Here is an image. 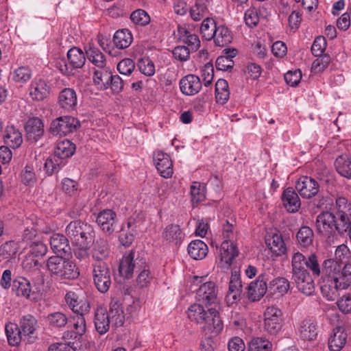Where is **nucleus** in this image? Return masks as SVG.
I'll use <instances>...</instances> for the list:
<instances>
[{"label": "nucleus", "mask_w": 351, "mask_h": 351, "mask_svg": "<svg viewBox=\"0 0 351 351\" xmlns=\"http://www.w3.org/2000/svg\"><path fill=\"white\" fill-rule=\"evenodd\" d=\"M291 267L292 278L298 289L306 295L313 294V278L320 276L321 291L328 300H335L339 291L347 289L351 286V263L342 267L335 259L328 258L323 261L321 267L315 254L306 258L300 252H296L292 256Z\"/></svg>", "instance_id": "obj_1"}, {"label": "nucleus", "mask_w": 351, "mask_h": 351, "mask_svg": "<svg viewBox=\"0 0 351 351\" xmlns=\"http://www.w3.org/2000/svg\"><path fill=\"white\" fill-rule=\"evenodd\" d=\"M187 315L191 322L203 325L204 330L208 329L218 334L223 329V322L219 312L214 308H206L202 304H193L189 308Z\"/></svg>", "instance_id": "obj_2"}, {"label": "nucleus", "mask_w": 351, "mask_h": 351, "mask_svg": "<svg viewBox=\"0 0 351 351\" xmlns=\"http://www.w3.org/2000/svg\"><path fill=\"white\" fill-rule=\"evenodd\" d=\"M65 302L70 309L76 314L74 317L75 333L82 335L86 332L85 315L90 311V304L84 293H78L75 291H69L66 293Z\"/></svg>", "instance_id": "obj_3"}, {"label": "nucleus", "mask_w": 351, "mask_h": 351, "mask_svg": "<svg viewBox=\"0 0 351 351\" xmlns=\"http://www.w3.org/2000/svg\"><path fill=\"white\" fill-rule=\"evenodd\" d=\"M47 270L52 277L60 280H72L80 276L76 264L63 256H51L46 263Z\"/></svg>", "instance_id": "obj_4"}, {"label": "nucleus", "mask_w": 351, "mask_h": 351, "mask_svg": "<svg viewBox=\"0 0 351 351\" xmlns=\"http://www.w3.org/2000/svg\"><path fill=\"white\" fill-rule=\"evenodd\" d=\"M66 235L78 247H89L95 237L93 227L80 220L71 221L65 228Z\"/></svg>", "instance_id": "obj_5"}, {"label": "nucleus", "mask_w": 351, "mask_h": 351, "mask_svg": "<svg viewBox=\"0 0 351 351\" xmlns=\"http://www.w3.org/2000/svg\"><path fill=\"white\" fill-rule=\"evenodd\" d=\"M274 269H265L247 287L246 296L252 302L260 300L268 292L267 282L274 276Z\"/></svg>", "instance_id": "obj_6"}, {"label": "nucleus", "mask_w": 351, "mask_h": 351, "mask_svg": "<svg viewBox=\"0 0 351 351\" xmlns=\"http://www.w3.org/2000/svg\"><path fill=\"white\" fill-rule=\"evenodd\" d=\"M337 219L331 211L322 212L316 219V227L319 234L328 237V239H334L335 231L343 235L348 234V230H340L337 225Z\"/></svg>", "instance_id": "obj_7"}, {"label": "nucleus", "mask_w": 351, "mask_h": 351, "mask_svg": "<svg viewBox=\"0 0 351 351\" xmlns=\"http://www.w3.org/2000/svg\"><path fill=\"white\" fill-rule=\"evenodd\" d=\"M80 127V122L71 116L60 117L53 120L48 130L53 136H66L76 131Z\"/></svg>", "instance_id": "obj_8"}, {"label": "nucleus", "mask_w": 351, "mask_h": 351, "mask_svg": "<svg viewBox=\"0 0 351 351\" xmlns=\"http://www.w3.org/2000/svg\"><path fill=\"white\" fill-rule=\"evenodd\" d=\"M93 275L97 290L103 293L107 292L112 283L110 271L107 265L104 262L94 265Z\"/></svg>", "instance_id": "obj_9"}, {"label": "nucleus", "mask_w": 351, "mask_h": 351, "mask_svg": "<svg viewBox=\"0 0 351 351\" xmlns=\"http://www.w3.org/2000/svg\"><path fill=\"white\" fill-rule=\"evenodd\" d=\"M136 260L134 259V252L133 251L125 253L120 262L119 268L120 275L128 279L131 278L134 269H141L143 265L145 264L142 260H140L141 263L139 264V263H136Z\"/></svg>", "instance_id": "obj_10"}, {"label": "nucleus", "mask_w": 351, "mask_h": 351, "mask_svg": "<svg viewBox=\"0 0 351 351\" xmlns=\"http://www.w3.org/2000/svg\"><path fill=\"white\" fill-rule=\"evenodd\" d=\"M295 188L303 198L310 199L318 193L319 186L315 179L303 176L297 182Z\"/></svg>", "instance_id": "obj_11"}, {"label": "nucleus", "mask_w": 351, "mask_h": 351, "mask_svg": "<svg viewBox=\"0 0 351 351\" xmlns=\"http://www.w3.org/2000/svg\"><path fill=\"white\" fill-rule=\"evenodd\" d=\"M217 288L215 283L207 282L199 287L196 293V298L199 302L208 306L217 302Z\"/></svg>", "instance_id": "obj_12"}, {"label": "nucleus", "mask_w": 351, "mask_h": 351, "mask_svg": "<svg viewBox=\"0 0 351 351\" xmlns=\"http://www.w3.org/2000/svg\"><path fill=\"white\" fill-rule=\"evenodd\" d=\"M116 213L110 209H105L97 215L96 222L106 235H111L115 230Z\"/></svg>", "instance_id": "obj_13"}, {"label": "nucleus", "mask_w": 351, "mask_h": 351, "mask_svg": "<svg viewBox=\"0 0 351 351\" xmlns=\"http://www.w3.org/2000/svg\"><path fill=\"white\" fill-rule=\"evenodd\" d=\"M4 142L6 146L0 147V152L12 154L10 148L15 149L18 148L23 142L22 134L19 130L13 125L7 126L3 135Z\"/></svg>", "instance_id": "obj_14"}, {"label": "nucleus", "mask_w": 351, "mask_h": 351, "mask_svg": "<svg viewBox=\"0 0 351 351\" xmlns=\"http://www.w3.org/2000/svg\"><path fill=\"white\" fill-rule=\"evenodd\" d=\"M49 243L56 256H69L71 253L69 239L64 234L56 233L50 237Z\"/></svg>", "instance_id": "obj_15"}, {"label": "nucleus", "mask_w": 351, "mask_h": 351, "mask_svg": "<svg viewBox=\"0 0 351 351\" xmlns=\"http://www.w3.org/2000/svg\"><path fill=\"white\" fill-rule=\"evenodd\" d=\"M27 139L36 142L44 134V124L38 117L29 118L25 125Z\"/></svg>", "instance_id": "obj_16"}, {"label": "nucleus", "mask_w": 351, "mask_h": 351, "mask_svg": "<svg viewBox=\"0 0 351 351\" xmlns=\"http://www.w3.org/2000/svg\"><path fill=\"white\" fill-rule=\"evenodd\" d=\"M202 83L199 77L190 74L183 77L180 81L181 92L186 95H194L199 92Z\"/></svg>", "instance_id": "obj_17"}, {"label": "nucleus", "mask_w": 351, "mask_h": 351, "mask_svg": "<svg viewBox=\"0 0 351 351\" xmlns=\"http://www.w3.org/2000/svg\"><path fill=\"white\" fill-rule=\"evenodd\" d=\"M58 104L60 108L70 112L76 109L77 97L76 92L71 88H65L62 90L58 96Z\"/></svg>", "instance_id": "obj_18"}, {"label": "nucleus", "mask_w": 351, "mask_h": 351, "mask_svg": "<svg viewBox=\"0 0 351 351\" xmlns=\"http://www.w3.org/2000/svg\"><path fill=\"white\" fill-rule=\"evenodd\" d=\"M242 284L240 275L236 271L232 272L229 282V289L226 295L228 303L233 304L241 299Z\"/></svg>", "instance_id": "obj_19"}, {"label": "nucleus", "mask_w": 351, "mask_h": 351, "mask_svg": "<svg viewBox=\"0 0 351 351\" xmlns=\"http://www.w3.org/2000/svg\"><path fill=\"white\" fill-rule=\"evenodd\" d=\"M20 329L24 337V341L31 343L35 340V338L32 336L36 330L37 326V320L36 318L31 315H27L23 316L20 320Z\"/></svg>", "instance_id": "obj_20"}, {"label": "nucleus", "mask_w": 351, "mask_h": 351, "mask_svg": "<svg viewBox=\"0 0 351 351\" xmlns=\"http://www.w3.org/2000/svg\"><path fill=\"white\" fill-rule=\"evenodd\" d=\"M108 315L112 324L115 327H120L123 325L125 322L124 313L120 301L117 298L111 300Z\"/></svg>", "instance_id": "obj_21"}, {"label": "nucleus", "mask_w": 351, "mask_h": 351, "mask_svg": "<svg viewBox=\"0 0 351 351\" xmlns=\"http://www.w3.org/2000/svg\"><path fill=\"white\" fill-rule=\"evenodd\" d=\"M298 332L302 339L313 341L317 336V323L312 318H306L300 322Z\"/></svg>", "instance_id": "obj_22"}, {"label": "nucleus", "mask_w": 351, "mask_h": 351, "mask_svg": "<svg viewBox=\"0 0 351 351\" xmlns=\"http://www.w3.org/2000/svg\"><path fill=\"white\" fill-rule=\"evenodd\" d=\"M284 207L289 213H295L300 207V199L298 194L291 189H285L282 195Z\"/></svg>", "instance_id": "obj_23"}, {"label": "nucleus", "mask_w": 351, "mask_h": 351, "mask_svg": "<svg viewBox=\"0 0 351 351\" xmlns=\"http://www.w3.org/2000/svg\"><path fill=\"white\" fill-rule=\"evenodd\" d=\"M268 282V293L271 295L278 294L282 296L287 293L290 288L289 281L284 277L274 278V276Z\"/></svg>", "instance_id": "obj_24"}, {"label": "nucleus", "mask_w": 351, "mask_h": 351, "mask_svg": "<svg viewBox=\"0 0 351 351\" xmlns=\"http://www.w3.org/2000/svg\"><path fill=\"white\" fill-rule=\"evenodd\" d=\"M112 75L111 70L108 66L101 69L94 68L93 82L100 89L106 90L109 88V82Z\"/></svg>", "instance_id": "obj_25"}, {"label": "nucleus", "mask_w": 351, "mask_h": 351, "mask_svg": "<svg viewBox=\"0 0 351 351\" xmlns=\"http://www.w3.org/2000/svg\"><path fill=\"white\" fill-rule=\"evenodd\" d=\"M156 167L160 175L165 178H171L173 174V162L169 155H157L154 158Z\"/></svg>", "instance_id": "obj_26"}, {"label": "nucleus", "mask_w": 351, "mask_h": 351, "mask_svg": "<svg viewBox=\"0 0 351 351\" xmlns=\"http://www.w3.org/2000/svg\"><path fill=\"white\" fill-rule=\"evenodd\" d=\"M72 155H65L62 157L61 155H49L46 159L44 168L46 173L49 176H51L53 173L58 172L62 167L66 163V159Z\"/></svg>", "instance_id": "obj_27"}, {"label": "nucleus", "mask_w": 351, "mask_h": 351, "mask_svg": "<svg viewBox=\"0 0 351 351\" xmlns=\"http://www.w3.org/2000/svg\"><path fill=\"white\" fill-rule=\"evenodd\" d=\"M347 334L341 327L334 329L333 334L328 339V348L330 351H340L346 343Z\"/></svg>", "instance_id": "obj_28"}, {"label": "nucleus", "mask_w": 351, "mask_h": 351, "mask_svg": "<svg viewBox=\"0 0 351 351\" xmlns=\"http://www.w3.org/2000/svg\"><path fill=\"white\" fill-rule=\"evenodd\" d=\"M110 322L108 312L103 308H97L94 319L97 331L100 335L106 333L109 330Z\"/></svg>", "instance_id": "obj_29"}, {"label": "nucleus", "mask_w": 351, "mask_h": 351, "mask_svg": "<svg viewBox=\"0 0 351 351\" xmlns=\"http://www.w3.org/2000/svg\"><path fill=\"white\" fill-rule=\"evenodd\" d=\"M110 253L108 242L104 238L99 237L93 241L92 256L97 261H102L108 257Z\"/></svg>", "instance_id": "obj_30"}, {"label": "nucleus", "mask_w": 351, "mask_h": 351, "mask_svg": "<svg viewBox=\"0 0 351 351\" xmlns=\"http://www.w3.org/2000/svg\"><path fill=\"white\" fill-rule=\"evenodd\" d=\"M49 93V88L45 81L39 80L32 82L29 88V94L33 99L42 101L47 97Z\"/></svg>", "instance_id": "obj_31"}, {"label": "nucleus", "mask_w": 351, "mask_h": 351, "mask_svg": "<svg viewBox=\"0 0 351 351\" xmlns=\"http://www.w3.org/2000/svg\"><path fill=\"white\" fill-rule=\"evenodd\" d=\"M187 250L189 256L195 260H202L204 258L208 251L206 244L201 240L191 241Z\"/></svg>", "instance_id": "obj_32"}, {"label": "nucleus", "mask_w": 351, "mask_h": 351, "mask_svg": "<svg viewBox=\"0 0 351 351\" xmlns=\"http://www.w3.org/2000/svg\"><path fill=\"white\" fill-rule=\"evenodd\" d=\"M265 243L270 250L276 256L284 254L287 248L285 242L281 237L278 234H274L265 239Z\"/></svg>", "instance_id": "obj_33"}, {"label": "nucleus", "mask_w": 351, "mask_h": 351, "mask_svg": "<svg viewBox=\"0 0 351 351\" xmlns=\"http://www.w3.org/2000/svg\"><path fill=\"white\" fill-rule=\"evenodd\" d=\"M84 53L78 47H73L67 52V58L71 69L82 68L86 62Z\"/></svg>", "instance_id": "obj_34"}, {"label": "nucleus", "mask_w": 351, "mask_h": 351, "mask_svg": "<svg viewBox=\"0 0 351 351\" xmlns=\"http://www.w3.org/2000/svg\"><path fill=\"white\" fill-rule=\"evenodd\" d=\"M214 42L216 45L224 47L230 44L232 40V34L230 30L224 25L217 26L215 29Z\"/></svg>", "instance_id": "obj_35"}, {"label": "nucleus", "mask_w": 351, "mask_h": 351, "mask_svg": "<svg viewBox=\"0 0 351 351\" xmlns=\"http://www.w3.org/2000/svg\"><path fill=\"white\" fill-rule=\"evenodd\" d=\"M86 55L88 60L95 65V68L101 69L107 66L106 57L99 49L90 46L86 49Z\"/></svg>", "instance_id": "obj_36"}, {"label": "nucleus", "mask_w": 351, "mask_h": 351, "mask_svg": "<svg viewBox=\"0 0 351 351\" xmlns=\"http://www.w3.org/2000/svg\"><path fill=\"white\" fill-rule=\"evenodd\" d=\"M335 166L341 176L351 179V158L348 155H339L335 161Z\"/></svg>", "instance_id": "obj_37"}, {"label": "nucleus", "mask_w": 351, "mask_h": 351, "mask_svg": "<svg viewBox=\"0 0 351 351\" xmlns=\"http://www.w3.org/2000/svg\"><path fill=\"white\" fill-rule=\"evenodd\" d=\"M5 333L8 343L12 346H18L23 340L24 337L16 324L9 323L5 325Z\"/></svg>", "instance_id": "obj_38"}, {"label": "nucleus", "mask_w": 351, "mask_h": 351, "mask_svg": "<svg viewBox=\"0 0 351 351\" xmlns=\"http://www.w3.org/2000/svg\"><path fill=\"white\" fill-rule=\"evenodd\" d=\"M219 252L221 260L229 265L232 263L239 253L236 246L232 243H230L227 240L221 243Z\"/></svg>", "instance_id": "obj_39"}, {"label": "nucleus", "mask_w": 351, "mask_h": 351, "mask_svg": "<svg viewBox=\"0 0 351 351\" xmlns=\"http://www.w3.org/2000/svg\"><path fill=\"white\" fill-rule=\"evenodd\" d=\"M162 237L166 241L177 245L182 241L184 234L178 225L170 224L165 228Z\"/></svg>", "instance_id": "obj_40"}, {"label": "nucleus", "mask_w": 351, "mask_h": 351, "mask_svg": "<svg viewBox=\"0 0 351 351\" xmlns=\"http://www.w3.org/2000/svg\"><path fill=\"white\" fill-rule=\"evenodd\" d=\"M230 97L229 86L227 81L219 79L215 84V99L220 104H225Z\"/></svg>", "instance_id": "obj_41"}, {"label": "nucleus", "mask_w": 351, "mask_h": 351, "mask_svg": "<svg viewBox=\"0 0 351 351\" xmlns=\"http://www.w3.org/2000/svg\"><path fill=\"white\" fill-rule=\"evenodd\" d=\"M132 39L131 32L126 29L117 31L113 37L114 45L119 49H125L129 47L132 42Z\"/></svg>", "instance_id": "obj_42"}, {"label": "nucleus", "mask_w": 351, "mask_h": 351, "mask_svg": "<svg viewBox=\"0 0 351 351\" xmlns=\"http://www.w3.org/2000/svg\"><path fill=\"white\" fill-rule=\"evenodd\" d=\"M14 287L16 288L17 295L23 296L29 300H34L31 296V284L27 279L19 277L14 281Z\"/></svg>", "instance_id": "obj_43"}, {"label": "nucleus", "mask_w": 351, "mask_h": 351, "mask_svg": "<svg viewBox=\"0 0 351 351\" xmlns=\"http://www.w3.org/2000/svg\"><path fill=\"white\" fill-rule=\"evenodd\" d=\"M313 231L308 226L300 228L296 235L298 243L304 247L313 243Z\"/></svg>", "instance_id": "obj_44"}, {"label": "nucleus", "mask_w": 351, "mask_h": 351, "mask_svg": "<svg viewBox=\"0 0 351 351\" xmlns=\"http://www.w3.org/2000/svg\"><path fill=\"white\" fill-rule=\"evenodd\" d=\"M217 25L214 19L209 17L206 18L200 27L202 37L207 40L213 39V36H215V29Z\"/></svg>", "instance_id": "obj_45"}, {"label": "nucleus", "mask_w": 351, "mask_h": 351, "mask_svg": "<svg viewBox=\"0 0 351 351\" xmlns=\"http://www.w3.org/2000/svg\"><path fill=\"white\" fill-rule=\"evenodd\" d=\"M272 344L266 339L254 338L249 343L247 351H271Z\"/></svg>", "instance_id": "obj_46"}, {"label": "nucleus", "mask_w": 351, "mask_h": 351, "mask_svg": "<svg viewBox=\"0 0 351 351\" xmlns=\"http://www.w3.org/2000/svg\"><path fill=\"white\" fill-rule=\"evenodd\" d=\"M47 321L50 326L61 328L66 325L68 318L66 315L61 312H55L47 315Z\"/></svg>", "instance_id": "obj_47"}, {"label": "nucleus", "mask_w": 351, "mask_h": 351, "mask_svg": "<svg viewBox=\"0 0 351 351\" xmlns=\"http://www.w3.org/2000/svg\"><path fill=\"white\" fill-rule=\"evenodd\" d=\"M19 249L18 244L14 241H8L0 246V258L9 259L15 256Z\"/></svg>", "instance_id": "obj_48"}, {"label": "nucleus", "mask_w": 351, "mask_h": 351, "mask_svg": "<svg viewBox=\"0 0 351 351\" xmlns=\"http://www.w3.org/2000/svg\"><path fill=\"white\" fill-rule=\"evenodd\" d=\"M284 320H264L263 328L264 331L273 336H276L282 330Z\"/></svg>", "instance_id": "obj_49"}, {"label": "nucleus", "mask_w": 351, "mask_h": 351, "mask_svg": "<svg viewBox=\"0 0 351 351\" xmlns=\"http://www.w3.org/2000/svg\"><path fill=\"white\" fill-rule=\"evenodd\" d=\"M132 21L141 26H145L150 22L149 14L142 9H138L134 11L130 15Z\"/></svg>", "instance_id": "obj_50"}, {"label": "nucleus", "mask_w": 351, "mask_h": 351, "mask_svg": "<svg viewBox=\"0 0 351 351\" xmlns=\"http://www.w3.org/2000/svg\"><path fill=\"white\" fill-rule=\"evenodd\" d=\"M32 75L31 70L27 66H21L14 71L12 79L19 83H25L28 81Z\"/></svg>", "instance_id": "obj_51"}, {"label": "nucleus", "mask_w": 351, "mask_h": 351, "mask_svg": "<svg viewBox=\"0 0 351 351\" xmlns=\"http://www.w3.org/2000/svg\"><path fill=\"white\" fill-rule=\"evenodd\" d=\"M140 71L147 76H152L155 73V66L149 58H142L138 62Z\"/></svg>", "instance_id": "obj_52"}, {"label": "nucleus", "mask_w": 351, "mask_h": 351, "mask_svg": "<svg viewBox=\"0 0 351 351\" xmlns=\"http://www.w3.org/2000/svg\"><path fill=\"white\" fill-rule=\"evenodd\" d=\"M314 171L318 180L325 182H329V170L326 167V165L322 162L319 160L315 161V167L314 168Z\"/></svg>", "instance_id": "obj_53"}, {"label": "nucleus", "mask_w": 351, "mask_h": 351, "mask_svg": "<svg viewBox=\"0 0 351 351\" xmlns=\"http://www.w3.org/2000/svg\"><path fill=\"white\" fill-rule=\"evenodd\" d=\"M327 43L325 37L319 36H317L312 46H311V52L315 56H321L322 53L324 52L326 48Z\"/></svg>", "instance_id": "obj_54"}, {"label": "nucleus", "mask_w": 351, "mask_h": 351, "mask_svg": "<svg viewBox=\"0 0 351 351\" xmlns=\"http://www.w3.org/2000/svg\"><path fill=\"white\" fill-rule=\"evenodd\" d=\"M55 154H75L76 146L71 141L64 139L57 144Z\"/></svg>", "instance_id": "obj_55"}, {"label": "nucleus", "mask_w": 351, "mask_h": 351, "mask_svg": "<svg viewBox=\"0 0 351 351\" xmlns=\"http://www.w3.org/2000/svg\"><path fill=\"white\" fill-rule=\"evenodd\" d=\"M284 320L283 313L279 308L276 306H268L264 312V320Z\"/></svg>", "instance_id": "obj_56"}, {"label": "nucleus", "mask_w": 351, "mask_h": 351, "mask_svg": "<svg viewBox=\"0 0 351 351\" xmlns=\"http://www.w3.org/2000/svg\"><path fill=\"white\" fill-rule=\"evenodd\" d=\"M135 68L134 61L130 58H125L121 60L117 64V69L121 74L130 75Z\"/></svg>", "instance_id": "obj_57"}, {"label": "nucleus", "mask_w": 351, "mask_h": 351, "mask_svg": "<svg viewBox=\"0 0 351 351\" xmlns=\"http://www.w3.org/2000/svg\"><path fill=\"white\" fill-rule=\"evenodd\" d=\"M21 182L27 186H32L36 182L35 173L33 167L27 165L25 171L21 173Z\"/></svg>", "instance_id": "obj_58"}, {"label": "nucleus", "mask_w": 351, "mask_h": 351, "mask_svg": "<svg viewBox=\"0 0 351 351\" xmlns=\"http://www.w3.org/2000/svg\"><path fill=\"white\" fill-rule=\"evenodd\" d=\"M302 78V72L300 69L294 71H289L285 74V80L287 84L291 86H296Z\"/></svg>", "instance_id": "obj_59"}, {"label": "nucleus", "mask_w": 351, "mask_h": 351, "mask_svg": "<svg viewBox=\"0 0 351 351\" xmlns=\"http://www.w3.org/2000/svg\"><path fill=\"white\" fill-rule=\"evenodd\" d=\"M191 51L186 46H177L173 49L172 53L176 60L184 62L189 59Z\"/></svg>", "instance_id": "obj_60"}, {"label": "nucleus", "mask_w": 351, "mask_h": 351, "mask_svg": "<svg viewBox=\"0 0 351 351\" xmlns=\"http://www.w3.org/2000/svg\"><path fill=\"white\" fill-rule=\"evenodd\" d=\"M30 254L34 256H43L47 252V247L40 241H34L30 245Z\"/></svg>", "instance_id": "obj_61"}, {"label": "nucleus", "mask_w": 351, "mask_h": 351, "mask_svg": "<svg viewBox=\"0 0 351 351\" xmlns=\"http://www.w3.org/2000/svg\"><path fill=\"white\" fill-rule=\"evenodd\" d=\"M215 66L217 70L228 71L233 68L234 61L224 56H221L217 58L215 62Z\"/></svg>", "instance_id": "obj_62"}, {"label": "nucleus", "mask_w": 351, "mask_h": 351, "mask_svg": "<svg viewBox=\"0 0 351 351\" xmlns=\"http://www.w3.org/2000/svg\"><path fill=\"white\" fill-rule=\"evenodd\" d=\"M330 57L328 55L321 56V58L316 59L312 64V69L316 72L324 70L330 62Z\"/></svg>", "instance_id": "obj_63"}, {"label": "nucleus", "mask_w": 351, "mask_h": 351, "mask_svg": "<svg viewBox=\"0 0 351 351\" xmlns=\"http://www.w3.org/2000/svg\"><path fill=\"white\" fill-rule=\"evenodd\" d=\"M244 18L246 25L251 27L256 26L259 22V16L255 8L247 10Z\"/></svg>", "instance_id": "obj_64"}]
</instances>
